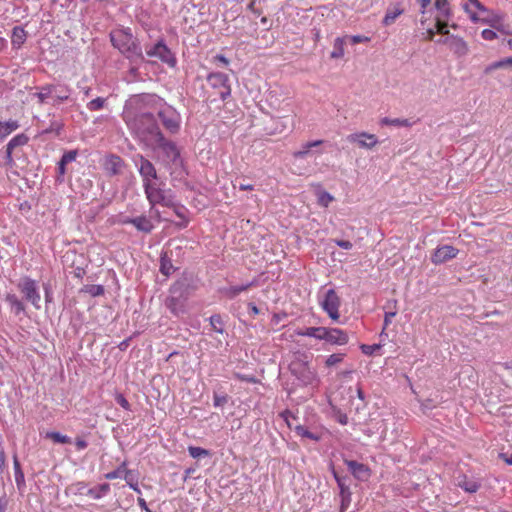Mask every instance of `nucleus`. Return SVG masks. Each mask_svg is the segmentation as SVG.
Wrapping results in <instances>:
<instances>
[{
    "label": "nucleus",
    "mask_w": 512,
    "mask_h": 512,
    "mask_svg": "<svg viewBox=\"0 0 512 512\" xmlns=\"http://www.w3.org/2000/svg\"><path fill=\"white\" fill-rule=\"evenodd\" d=\"M125 122L131 132L143 143L153 145V141L163 133L158 125L157 118L150 112L127 113Z\"/></svg>",
    "instance_id": "1"
},
{
    "label": "nucleus",
    "mask_w": 512,
    "mask_h": 512,
    "mask_svg": "<svg viewBox=\"0 0 512 512\" xmlns=\"http://www.w3.org/2000/svg\"><path fill=\"white\" fill-rule=\"evenodd\" d=\"M110 41L112 46L118 49L131 64L144 61L140 42L138 38L132 34L130 28L113 30L110 33Z\"/></svg>",
    "instance_id": "2"
},
{
    "label": "nucleus",
    "mask_w": 512,
    "mask_h": 512,
    "mask_svg": "<svg viewBox=\"0 0 512 512\" xmlns=\"http://www.w3.org/2000/svg\"><path fill=\"white\" fill-rule=\"evenodd\" d=\"M154 151H157V158L166 167L182 164L181 154L175 142L167 139L162 134L153 141V145H149Z\"/></svg>",
    "instance_id": "3"
},
{
    "label": "nucleus",
    "mask_w": 512,
    "mask_h": 512,
    "mask_svg": "<svg viewBox=\"0 0 512 512\" xmlns=\"http://www.w3.org/2000/svg\"><path fill=\"white\" fill-rule=\"evenodd\" d=\"M289 370L302 386L313 385L319 382L317 373L315 369L309 365L306 356L298 357L293 360L289 365Z\"/></svg>",
    "instance_id": "4"
},
{
    "label": "nucleus",
    "mask_w": 512,
    "mask_h": 512,
    "mask_svg": "<svg viewBox=\"0 0 512 512\" xmlns=\"http://www.w3.org/2000/svg\"><path fill=\"white\" fill-rule=\"evenodd\" d=\"M146 54L155 57L170 67H175L177 60L172 51L168 48L163 39L158 40L154 45L146 46Z\"/></svg>",
    "instance_id": "5"
},
{
    "label": "nucleus",
    "mask_w": 512,
    "mask_h": 512,
    "mask_svg": "<svg viewBox=\"0 0 512 512\" xmlns=\"http://www.w3.org/2000/svg\"><path fill=\"white\" fill-rule=\"evenodd\" d=\"M134 163L138 167L139 174L142 177L144 190L153 186L151 181L158 178L154 164L140 154L134 157Z\"/></svg>",
    "instance_id": "6"
},
{
    "label": "nucleus",
    "mask_w": 512,
    "mask_h": 512,
    "mask_svg": "<svg viewBox=\"0 0 512 512\" xmlns=\"http://www.w3.org/2000/svg\"><path fill=\"white\" fill-rule=\"evenodd\" d=\"M207 82L214 89H219V97L225 101L231 95L229 76L222 72H212L207 76Z\"/></svg>",
    "instance_id": "7"
},
{
    "label": "nucleus",
    "mask_w": 512,
    "mask_h": 512,
    "mask_svg": "<svg viewBox=\"0 0 512 512\" xmlns=\"http://www.w3.org/2000/svg\"><path fill=\"white\" fill-rule=\"evenodd\" d=\"M18 289L24 295V298L31 302V304L36 308H40V294L37 288L36 281L32 280L29 277H25L21 279V281L17 285Z\"/></svg>",
    "instance_id": "8"
},
{
    "label": "nucleus",
    "mask_w": 512,
    "mask_h": 512,
    "mask_svg": "<svg viewBox=\"0 0 512 512\" xmlns=\"http://www.w3.org/2000/svg\"><path fill=\"white\" fill-rule=\"evenodd\" d=\"M320 303L323 310L332 320L337 321L339 319L340 298L334 289H328Z\"/></svg>",
    "instance_id": "9"
},
{
    "label": "nucleus",
    "mask_w": 512,
    "mask_h": 512,
    "mask_svg": "<svg viewBox=\"0 0 512 512\" xmlns=\"http://www.w3.org/2000/svg\"><path fill=\"white\" fill-rule=\"evenodd\" d=\"M197 289V286L190 276H184L178 279L169 289V293L176 294L177 296H182L185 299H189L190 296Z\"/></svg>",
    "instance_id": "10"
},
{
    "label": "nucleus",
    "mask_w": 512,
    "mask_h": 512,
    "mask_svg": "<svg viewBox=\"0 0 512 512\" xmlns=\"http://www.w3.org/2000/svg\"><path fill=\"white\" fill-rule=\"evenodd\" d=\"M157 115L166 130H168L171 134L178 133L180 129V118L174 109L168 107L166 109L160 110Z\"/></svg>",
    "instance_id": "11"
},
{
    "label": "nucleus",
    "mask_w": 512,
    "mask_h": 512,
    "mask_svg": "<svg viewBox=\"0 0 512 512\" xmlns=\"http://www.w3.org/2000/svg\"><path fill=\"white\" fill-rule=\"evenodd\" d=\"M146 197L149 203L154 206L155 204H162L166 207H173L174 201L171 196L166 195V192L154 185L145 189Z\"/></svg>",
    "instance_id": "12"
},
{
    "label": "nucleus",
    "mask_w": 512,
    "mask_h": 512,
    "mask_svg": "<svg viewBox=\"0 0 512 512\" xmlns=\"http://www.w3.org/2000/svg\"><path fill=\"white\" fill-rule=\"evenodd\" d=\"M165 306L173 315L179 317L185 314L187 311V299L182 296H177L176 294L170 293V295L165 300Z\"/></svg>",
    "instance_id": "13"
},
{
    "label": "nucleus",
    "mask_w": 512,
    "mask_h": 512,
    "mask_svg": "<svg viewBox=\"0 0 512 512\" xmlns=\"http://www.w3.org/2000/svg\"><path fill=\"white\" fill-rule=\"evenodd\" d=\"M347 140L350 143H356L359 147L365 149H371L377 145L378 139L374 134H370L367 132H359L350 134L347 137Z\"/></svg>",
    "instance_id": "14"
},
{
    "label": "nucleus",
    "mask_w": 512,
    "mask_h": 512,
    "mask_svg": "<svg viewBox=\"0 0 512 512\" xmlns=\"http://www.w3.org/2000/svg\"><path fill=\"white\" fill-rule=\"evenodd\" d=\"M322 340H325L331 344L344 345L348 343V334L338 328H325L322 333Z\"/></svg>",
    "instance_id": "15"
},
{
    "label": "nucleus",
    "mask_w": 512,
    "mask_h": 512,
    "mask_svg": "<svg viewBox=\"0 0 512 512\" xmlns=\"http://www.w3.org/2000/svg\"><path fill=\"white\" fill-rule=\"evenodd\" d=\"M458 250L450 245L438 247L433 253L431 260L434 264H442L456 257Z\"/></svg>",
    "instance_id": "16"
},
{
    "label": "nucleus",
    "mask_w": 512,
    "mask_h": 512,
    "mask_svg": "<svg viewBox=\"0 0 512 512\" xmlns=\"http://www.w3.org/2000/svg\"><path fill=\"white\" fill-rule=\"evenodd\" d=\"M345 464L356 479L360 481H367L369 479L371 471L367 465L355 460H345Z\"/></svg>",
    "instance_id": "17"
},
{
    "label": "nucleus",
    "mask_w": 512,
    "mask_h": 512,
    "mask_svg": "<svg viewBox=\"0 0 512 512\" xmlns=\"http://www.w3.org/2000/svg\"><path fill=\"white\" fill-rule=\"evenodd\" d=\"M123 224H132L138 231L150 233L154 225L146 216H138L134 218L126 217L122 220Z\"/></svg>",
    "instance_id": "18"
},
{
    "label": "nucleus",
    "mask_w": 512,
    "mask_h": 512,
    "mask_svg": "<svg viewBox=\"0 0 512 512\" xmlns=\"http://www.w3.org/2000/svg\"><path fill=\"white\" fill-rule=\"evenodd\" d=\"M124 167V161L120 156L109 155L104 163V168L109 176L119 175Z\"/></svg>",
    "instance_id": "19"
},
{
    "label": "nucleus",
    "mask_w": 512,
    "mask_h": 512,
    "mask_svg": "<svg viewBox=\"0 0 512 512\" xmlns=\"http://www.w3.org/2000/svg\"><path fill=\"white\" fill-rule=\"evenodd\" d=\"M487 16L482 17L481 23L489 25L491 28L502 32L504 34H508L509 32L505 30L502 16L499 14L491 13L489 10Z\"/></svg>",
    "instance_id": "20"
},
{
    "label": "nucleus",
    "mask_w": 512,
    "mask_h": 512,
    "mask_svg": "<svg viewBox=\"0 0 512 512\" xmlns=\"http://www.w3.org/2000/svg\"><path fill=\"white\" fill-rule=\"evenodd\" d=\"M450 39L449 48L454 52L455 55L462 57L468 53L469 48L463 38L456 35H450Z\"/></svg>",
    "instance_id": "21"
},
{
    "label": "nucleus",
    "mask_w": 512,
    "mask_h": 512,
    "mask_svg": "<svg viewBox=\"0 0 512 512\" xmlns=\"http://www.w3.org/2000/svg\"><path fill=\"white\" fill-rule=\"evenodd\" d=\"M457 486L462 488L465 492L475 493L480 488V483L474 479H469L466 475L458 477Z\"/></svg>",
    "instance_id": "22"
},
{
    "label": "nucleus",
    "mask_w": 512,
    "mask_h": 512,
    "mask_svg": "<svg viewBox=\"0 0 512 512\" xmlns=\"http://www.w3.org/2000/svg\"><path fill=\"white\" fill-rule=\"evenodd\" d=\"M27 33L21 26H15L12 30L11 44L19 49L26 41Z\"/></svg>",
    "instance_id": "23"
},
{
    "label": "nucleus",
    "mask_w": 512,
    "mask_h": 512,
    "mask_svg": "<svg viewBox=\"0 0 512 512\" xmlns=\"http://www.w3.org/2000/svg\"><path fill=\"white\" fill-rule=\"evenodd\" d=\"M50 89L52 95L51 98H55L60 102L66 101L70 97V90L65 85H50Z\"/></svg>",
    "instance_id": "24"
},
{
    "label": "nucleus",
    "mask_w": 512,
    "mask_h": 512,
    "mask_svg": "<svg viewBox=\"0 0 512 512\" xmlns=\"http://www.w3.org/2000/svg\"><path fill=\"white\" fill-rule=\"evenodd\" d=\"M5 301L10 305L15 315H19L25 311L23 302L19 300L15 294L8 293L5 297Z\"/></svg>",
    "instance_id": "25"
},
{
    "label": "nucleus",
    "mask_w": 512,
    "mask_h": 512,
    "mask_svg": "<svg viewBox=\"0 0 512 512\" xmlns=\"http://www.w3.org/2000/svg\"><path fill=\"white\" fill-rule=\"evenodd\" d=\"M13 466H14V475H15V482H16L17 488L19 490H22L25 487V476H24L20 462L16 455L13 457Z\"/></svg>",
    "instance_id": "26"
},
{
    "label": "nucleus",
    "mask_w": 512,
    "mask_h": 512,
    "mask_svg": "<svg viewBox=\"0 0 512 512\" xmlns=\"http://www.w3.org/2000/svg\"><path fill=\"white\" fill-rule=\"evenodd\" d=\"M339 490H340V497H341V510H344L346 509L350 502H351V491H350V487H349V484H347L346 482L345 483H341L339 481Z\"/></svg>",
    "instance_id": "27"
},
{
    "label": "nucleus",
    "mask_w": 512,
    "mask_h": 512,
    "mask_svg": "<svg viewBox=\"0 0 512 512\" xmlns=\"http://www.w3.org/2000/svg\"><path fill=\"white\" fill-rule=\"evenodd\" d=\"M173 271L174 267L172 265L171 257L167 252H162L160 256V272L165 276H169Z\"/></svg>",
    "instance_id": "28"
},
{
    "label": "nucleus",
    "mask_w": 512,
    "mask_h": 512,
    "mask_svg": "<svg viewBox=\"0 0 512 512\" xmlns=\"http://www.w3.org/2000/svg\"><path fill=\"white\" fill-rule=\"evenodd\" d=\"M18 127L19 124L16 120L0 121V140H3L6 136L18 129Z\"/></svg>",
    "instance_id": "29"
},
{
    "label": "nucleus",
    "mask_w": 512,
    "mask_h": 512,
    "mask_svg": "<svg viewBox=\"0 0 512 512\" xmlns=\"http://www.w3.org/2000/svg\"><path fill=\"white\" fill-rule=\"evenodd\" d=\"M403 9L398 7V6H395L393 8H388L387 11H386V14L383 18V25L385 26H389L391 24H393L396 20V18L398 16H400L402 13H403Z\"/></svg>",
    "instance_id": "30"
},
{
    "label": "nucleus",
    "mask_w": 512,
    "mask_h": 512,
    "mask_svg": "<svg viewBox=\"0 0 512 512\" xmlns=\"http://www.w3.org/2000/svg\"><path fill=\"white\" fill-rule=\"evenodd\" d=\"M322 143H323L322 140H315L312 142H307L302 145V148L300 150L295 151L293 153V156L296 159H303L309 154L311 148L317 147V146L321 145Z\"/></svg>",
    "instance_id": "31"
},
{
    "label": "nucleus",
    "mask_w": 512,
    "mask_h": 512,
    "mask_svg": "<svg viewBox=\"0 0 512 512\" xmlns=\"http://www.w3.org/2000/svg\"><path fill=\"white\" fill-rule=\"evenodd\" d=\"M110 490V486L108 483H103L99 485L97 488L87 489L86 494L93 497L94 499H99L103 495H105Z\"/></svg>",
    "instance_id": "32"
},
{
    "label": "nucleus",
    "mask_w": 512,
    "mask_h": 512,
    "mask_svg": "<svg viewBox=\"0 0 512 512\" xmlns=\"http://www.w3.org/2000/svg\"><path fill=\"white\" fill-rule=\"evenodd\" d=\"M209 322H210L212 329L215 332L220 333V334H223L225 332L224 321L220 314H213L209 318Z\"/></svg>",
    "instance_id": "33"
},
{
    "label": "nucleus",
    "mask_w": 512,
    "mask_h": 512,
    "mask_svg": "<svg viewBox=\"0 0 512 512\" xmlns=\"http://www.w3.org/2000/svg\"><path fill=\"white\" fill-rule=\"evenodd\" d=\"M323 329L324 327H308L304 330L298 331L297 334L300 336L314 337L316 339L322 340Z\"/></svg>",
    "instance_id": "34"
},
{
    "label": "nucleus",
    "mask_w": 512,
    "mask_h": 512,
    "mask_svg": "<svg viewBox=\"0 0 512 512\" xmlns=\"http://www.w3.org/2000/svg\"><path fill=\"white\" fill-rule=\"evenodd\" d=\"M508 65L512 66V57H508V58H505V59H502V60H499V61L491 63L490 65H488L485 68L484 73L485 74H490L494 70L500 69V68H504V67H506Z\"/></svg>",
    "instance_id": "35"
},
{
    "label": "nucleus",
    "mask_w": 512,
    "mask_h": 512,
    "mask_svg": "<svg viewBox=\"0 0 512 512\" xmlns=\"http://www.w3.org/2000/svg\"><path fill=\"white\" fill-rule=\"evenodd\" d=\"M28 141L29 137L26 134L21 133L13 137L6 146H8V149L14 150L16 147L24 146Z\"/></svg>",
    "instance_id": "36"
},
{
    "label": "nucleus",
    "mask_w": 512,
    "mask_h": 512,
    "mask_svg": "<svg viewBox=\"0 0 512 512\" xmlns=\"http://www.w3.org/2000/svg\"><path fill=\"white\" fill-rule=\"evenodd\" d=\"M381 125L409 127L411 124L408 119H400V118L391 119L388 117H384L381 119Z\"/></svg>",
    "instance_id": "37"
},
{
    "label": "nucleus",
    "mask_w": 512,
    "mask_h": 512,
    "mask_svg": "<svg viewBox=\"0 0 512 512\" xmlns=\"http://www.w3.org/2000/svg\"><path fill=\"white\" fill-rule=\"evenodd\" d=\"M294 430L296 432L297 435L301 436V437H305V438H308V439H311V440H314V441H319L320 440V436L315 434V433H312L310 432L305 426L303 425H296L294 427Z\"/></svg>",
    "instance_id": "38"
},
{
    "label": "nucleus",
    "mask_w": 512,
    "mask_h": 512,
    "mask_svg": "<svg viewBox=\"0 0 512 512\" xmlns=\"http://www.w3.org/2000/svg\"><path fill=\"white\" fill-rule=\"evenodd\" d=\"M344 40L343 38L337 37L334 41L333 51L331 52V58H341L344 55Z\"/></svg>",
    "instance_id": "39"
},
{
    "label": "nucleus",
    "mask_w": 512,
    "mask_h": 512,
    "mask_svg": "<svg viewBox=\"0 0 512 512\" xmlns=\"http://www.w3.org/2000/svg\"><path fill=\"white\" fill-rule=\"evenodd\" d=\"M253 284H254V282H250V283L240 285V286H231L230 288H228L226 290V295L229 298H234L241 292L248 290Z\"/></svg>",
    "instance_id": "40"
},
{
    "label": "nucleus",
    "mask_w": 512,
    "mask_h": 512,
    "mask_svg": "<svg viewBox=\"0 0 512 512\" xmlns=\"http://www.w3.org/2000/svg\"><path fill=\"white\" fill-rule=\"evenodd\" d=\"M46 438L52 439L56 443H61V444H70L71 443V439L68 436L62 435L59 432H54V431L48 432L46 434Z\"/></svg>",
    "instance_id": "41"
},
{
    "label": "nucleus",
    "mask_w": 512,
    "mask_h": 512,
    "mask_svg": "<svg viewBox=\"0 0 512 512\" xmlns=\"http://www.w3.org/2000/svg\"><path fill=\"white\" fill-rule=\"evenodd\" d=\"M188 452H189V455L194 459H198L200 457H205V456L210 455L209 450L201 448V447H196V446H189Z\"/></svg>",
    "instance_id": "42"
},
{
    "label": "nucleus",
    "mask_w": 512,
    "mask_h": 512,
    "mask_svg": "<svg viewBox=\"0 0 512 512\" xmlns=\"http://www.w3.org/2000/svg\"><path fill=\"white\" fill-rule=\"evenodd\" d=\"M84 291L90 294L92 297H97L103 295L105 290L102 285L91 284L86 285L84 287Z\"/></svg>",
    "instance_id": "43"
},
{
    "label": "nucleus",
    "mask_w": 512,
    "mask_h": 512,
    "mask_svg": "<svg viewBox=\"0 0 512 512\" xmlns=\"http://www.w3.org/2000/svg\"><path fill=\"white\" fill-rule=\"evenodd\" d=\"M34 96L38 98L41 104L45 103L46 100L52 96L50 85H45L41 87L40 91L38 93H35Z\"/></svg>",
    "instance_id": "44"
},
{
    "label": "nucleus",
    "mask_w": 512,
    "mask_h": 512,
    "mask_svg": "<svg viewBox=\"0 0 512 512\" xmlns=\"http://www.w3.org/2000/svg\"><path fill=\"white\" fill-rule=\"evenodd\" d=\"M435 27L437 32L440 33L441 35H451L448 30L449 24L446 20L437 17Z\"/></svg>",
    "instance_id": "45"
},
{
    "label": "nucleus",
    "mask_w": 512,
    "mask_h": 512,
    "mask_svg": "<svg viewBox=\"0 0 512 512\" xmlns=\"http://www.w3.org/2000/svg\"><path fill=\"white\" fill-rule=\"evenodd\" d=\"M104 104H105V99L102 98V97H97V98L91 100L87 104V108L90 111H98V110H101L104 107Z\"/></svg>",
    "instance_id": "46"
},
{
    "label": "nucleus",
    "mask_w": 512,
    "mask_h": 512,
    "mask_svg": "<svg viewBox=\"0 0 512 512\" xmlns=\"http://www.w3.org/2000/svg\"><path fill=\"white\" fill-rule=\"evenodd\" d=\"M125 469H126V462H123L117 469L107 473L105 475V478L108 480H113V479L119 478L122 476Z\"/></svg>",
    "instance_id": "47"
},
{
    "label": "nucleus",
    "mask_w": 512,
    "mask_h": 512,
    "mask_svg": "<svg viewBox=\"0 0 512 512\" xmlns=\"http://www.w3.org/2000/svg\"><path fill=\"white\" fill-rule=\"evenodd\" d=\"M333 200V196L326 191H322L318 195V203L324 207H327Z\"/></svg>",
    "instance_id": "48"
},
{
    "label": "nucleus",
    "mask_w": 512,
    "mask_h": 512,
    "mask_svg": "<svg viewBox=\"0 0 512 512\" xmlns=\"http://www.w3.org/2000/svg\"><path fill=\"white\" fill-rule=\"evenodd\" d=\"M63 123L58 121H52L50 126L44 130V133H55L56 135H60L63 129Z\"/></svg>",
    "instance_id": "49"
},
{
    "label": "nucleus",
    "mask_w": 512,
    "mask_h": 512,
    "mask_svg": "<svg viewBox=\"0 0 512 512\" xmlns=\"http://www.w3.org/2000/svg\"><path fill=\"white\" fill-rule=\"evenodd\" d=\"M87 488V485L85 482H77L75 484H72L68 490L71 491L74 494H85V490Z\"/></svg>",
    "instance_id": "50"
},
{
    "label": "nucleus",
    "mask_w": 512,
    "mask_h": 512,
    "mask_svg": "<svg viewBox=\"0 0 512 512\" xmlns=\"http://www.w3.org/2000/svg\"><path fill=\"white\" fill-rule=\"evenodd\" d=\"M77 154H78L77 150H69L62 155L60 160L62 161V164L67 165L68 163H70L76 159Z\"/></svg>",
    "instance_id": "51"
},
{
    "label": "nucleus",
    "mask_w": 512,
    "mask_h": 512,
    "mask_svg": "<svg viewBox=\"0 0 512 512\" xmlns=\"http://www.w3.org/2000/svg\"><path fill=\"white\" fill-rule=\"evenodd\" d=\"M343 357H344V354H331L327 359H326V366L328 367H331V366H334L336 365L337 363H340L342 360H343Z\"/></svg>",
    "instance_id": "52"
},
{
    "label": "nucleus",
    "mask_w": 512,
    "mask_h": 512,
    "mask_svg": "<svg viewBox=\"0 0 512 512\" xmlns=\"http://www.w3.org/2000/svg\"><path fill=\"white\" fill-rule=\"evenodd\" d=\"M381 344H373V345H367V344H362L360 346V349L361 351L366 354V355H372L375 351H377L378 349L381 348Z\"/></svg>",
    "instance_id": "53"
},
{
    "label": "nucleus",
    "mask_w": 512,
    "mask_h": 512,
    "mask_svg": "<svg viewBox=\"0 0 512 512\" xmlns=\"http://www.w3.org/2000/svg\"><path fill=\"white\" fill-rule=\"evenodd\" d=\"M227 402H228V396L226 394L219 395L217 393H214L213 404L215 407L224 406Z\"/></svg>",
    "instance_id": "54"
},
{
    "label": "nucleus",
    "mask_w": 512,
    "mask_h": 512,
    "mask_svg": "<svg viewBox=\"0 0 512 512\" xmlns=\"http://www.w3.org/2000/svg\"><path fill=\"white\" fill-rule=\"evenodd\" d=\"M115 401H116V402H117V404H119L123 409H125V410H130L131 405H130V403L128 402V400L124 397V395H123V394H121V393L116 394V396H115Z\"/></svg>",
    "instance_id": "55"
},
{
    "label": "nucleus",
    "mask_w": 512,
    "mask_h": 512,
    "mask_svg": "<svg viewBox=\"0 0 512 512\" xmlns=\"http://www.w3.org/2000/svg\"><path fill=\"white\" fill-rule=\"evenodd\" d=\"M438 11L440 14L439 17L443 20H446L447 22L452 17V10H451L450 6L439 9Z\"/></svg>",
    "instance_id": "56"
},
{
    "label": "nucleus",
    "mask_w": 512,
    "mask_h": 512,
    "mask_svg": "<svg viewBox=\"0 0 512 512\" xmlns=\"http://www.w3.org/2000/svg\"><path fill=\"white\" fill-rule=\"evenodd\" d=\"M483 39L491 41L497 38V34L492 29H484L481 33Z\"/></svg>",
    "instance_id": "57"
},
{
    "label": "nucleus",
    "mask_w": 512,
    "mask_h": 512,
    "mask_svg": "<svg viewBox=\"0 0 512 512\" xmlns=\"http://www.w3.org/2000/svg\"><path fill=\"white\" fill-rule=\"evenodd\" d=\"M12 152H13V149H8V146H6V150H5V165L8 166V167H13L14 165V160H13V157H12Z\"/></svg>",
    "instance_id": "58"
},
{
    "label": "nucleus",
    "mask_w": 512,
    "mask_h": 512,
    "mask_svg": "<svg viewBox=\"0 0 512 512\" xmlns=\"http://www.w3.org/2000/svg\"><path fill=\"white\" fill-rule=\"evenodd\" d=\"M334 242L338 247L345 250H350L353 247V244L348 240L337 239Z\"/></svg>",
    "instance_id": "59"
},
{
    "label": "nucleus",
    "mask_w": 512,
    "mask_h": 512,
    "mask_svg": "<svg viewBox=\"0 0 512 512\" xmlns=\"http://www.w3.org/2000/svg\"><path fill=\"white\" fill-rule=\"evenodd\" d=\"M280 416H281V417L286 421L287 425H288L290 428H292V424H291V422H290V420H289V419H290V418H292V419H294V420H295V419H296V416H295V415H293V413H292L291 411H289V410H285V411L281 412V413H280Z\"/></svg>",
    "instance_id": "60"
},
{
    "label": "nucleus",
    "mask_w": 512,
    "mask_h": 512,
    "mask_svg": "<svg viewBox=\"0 0 512 512\" xmlns=\"http://www.w3.org/2000/svg\"><path fill=\"white\" fill-rule=\"evenodd\" d=\"M57 171H58L57 179L62 181L63 180L62 178L66 173V164H62L61 160L58 162Z\"/></svg>",
    "instance_id": "61"
},
{
    "label": "nucleus",
    "mask_w": 512,
    "mask_h": 512,
    "mask_svg": "<svg viewBox=\"0 0 512 512\" xmlns=\"http://www.w3.org/2000/svg\"><path fill=\"white\" fill-rule=\"evenodd\" d=\"M477 10L488 12V9L479 0H468Z\"/></svg>",
    "instance_id": "62"
},
{
    "label": "nucleus",
    "mask_w": 512,
    "mask_h": 512,
    "mask_svg": "<svg viewBox=\"0 0 512 512\" xmlns=\"http://www.w3.org/2000/svg\"><path fill=\"white\" fill-rule=\"evenodd\" d=\"M351 41L354 44H356V43H361V42H368L369 38L366 36H362V35H354L351 37Z\"/></svg>",
    "instance_id": "63"
},
{
    "label": "nucleus",
    "mask_w": 512,
    "mask_h": 512,
    "mask_svg": "<svg viewBox=\"0 0 512 512\" xmlns=\"http://www.w3.org/2000/svg\"><path fill=\"white\" fill-rule=\"evenodd\" d=\"M75 445L78 450H83L88 446V443L86 440H84L82 438H77Z\"/></svg>",
    "instance_id": "64"
}]
</instances>
